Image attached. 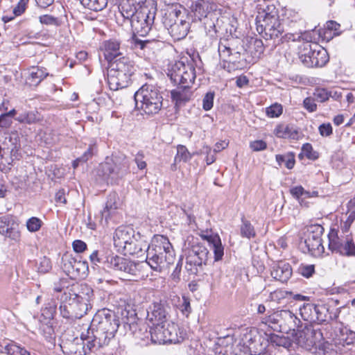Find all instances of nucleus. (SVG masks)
<instances>
[{
  "label": "nucleus",
  "instance_id": "obj_30",
  "mask_svg": "<svg viewBox=\"0 0 355 355\" xmlns=\"http://www.w3.org/2000/svg\"><path fill=\"white\" fill-rule=\"evenodd\" d=\"M119 12L125 19L130 21L139 10L130 0H121L119 6Z\"/></svg>",
  "mask_w": 355,
  "mask_h": 355
},
{
  "label": "nucleus",
  "instance_id": "obj_60",
  "mask_svg": "<svg viewBox=\"0 0 355 355\" xmlns=\"http://www.w3.org/2000/svg\"><path fill=\"white\" fill-rule=\"evenodd\" d=\"M51 268V263L49 259L44 257L40 259L38 270L40 272L45 273Z\"/></svg>",
  "mask_w": 355,
  "mask_h": 355
},
{
  "label": "nucleus",
  "instance_id": "obj_23",
  "mask_svg": "<svg viewBox=\"0 0 355 355\" xmlns=\"http://www.w3.org/2000/svg\"><path fill=\"white\" fill-rule=\"evenodd\" d=\"M329 248L332 252H338L342 255L350 256V239L347 238L344 242H341L337 237L336 233L331 232L328 235Z\"/></svg>",
  "mask_w": 355,
  "mask_h": 355
},
{
  "label": "nucleus",
  "instance_id": "obj_22",
  "mask_svg": "<svg viewBox=\"0 0 355 355\" xmlns=\"http://www.w3.org/2000/svg\"><path fill=\"white\" fill-rule=\"evenodd\" d=\"M150 245L141 237L139 233H137L132 238V241L129 242L128 245L123 250L122 253L124 254L142 256L147 252Z\"/></svg>",
  "mask_w": 355,
  "mask_h": 355
},
{
  "label": "nucleus",
  "instance_id": "obj_56",
  "mask_svg": "<svg viewBox=\"0 0 355 355\" xmlns=\"http://www.w3.org/2000/svg\"><path fill=\"white\" fill-rule=\"evenodd\" d=\"M96 152V147L95 143L90 144L88 149L84 153V154L78 157V160H82V162H86Z\"/></svg>",
  "mask_w": 355,
  "mask_h": 355
},
{
  "label": "nucleus",
  "instance_id": "obj_35",
  "mask_svg": "<svg viewBox=\"0 0 355 355\" xmlns=\"http://www.w3.org/2000/svg\"><path fill=\"white\" fill-rule=\"evenodd\" d=\"M315 315L314 323L316 324H322L329 319L332 320L338 317L336 314L334 315V318L330 315H329V309L324 304H315Z\"/></svg>",
  "mask_w": 355,
  "mask_h": 355
},
{
  "label": "nucleus",
  "instance_id": "obj_19",
  "mask_svg": "<svg viewBox=\"0 0 355 355\" xmlns=\"http://www.w3.org/2000/svg\"><path fill=\"white\" fill-rule=\"evenodd\" d=\"M146 263L153 270L160 272L173 263V257L169 253L167 256L164 257V259H162L150 246L146 252Z\"/></svg>",
  "mask_w": 355,
  "mask_h": 355
},
{
  "label": "nucleus",
  "instance_id": "obj_53",
  "mask_svg": "<svg viewBox=\"0 0 355 355\" xmlns=\"http://www.w3.org/2000/svg\"><path fill=\"white\" fill-rule=\"evenodd\" d=\"M330 95L328 92L323 88L316 89L313 93V97L316 101L323 103L327 101Z\"/></svg>",
  "mask_w": 355,
  "mask_h": 355
},
{
  "label": "nucleus",
  "instance_id": "obj_59",
  "mask_svg": "<svg viewBox=\"0 0 355 355\" xmlns=\"http://www.w3.org/2000/svg\"><path fill=\"white\" fill-rule=\"evenodd\" d=\"M144 154L142 151H139L135 155V162L136 163L137 167L140 170H143L146 168V162L144 161Z\"/></svg>",
  "mask_w": 355,
  "mask_h": 355
},
{
  "label": "nucleus",
  "instance_id": "obj_11",
  "mask_svg": "<svg viewBox=\"0 0 355 355\" xmlns=\"http://www.w3.org/2000/svg\"><path fill=\"white\" fill-rule=\"evenodd\" d=\"M257 19L259 22L262 21L261 31L264 32L267 40L279 37L283 33V26L279 19L276 8L273 5L267 6L266 9L259 12Z\"/></svg>",
  "mask_w": 355,
  "mask_h": 355
},
{
  "label": "nucleus",
  "instance_id": "obj_62",
  "mask_svg": "<svg viewBox=\"0 0 355 355\" xmlns=\"http://www.w3.org/2000/svg\"><path fill=\"white\" fill-rule=\"evenodd\" d=\"M250 147L254 151H260L266 149L267 144L263 140H256L250 143Z\"/></svg>",
  "mask_w": 355,
  "mask_h": 355
},
{
  "label": "nucleus",
  "instance_id": "obj_9",
  "mask_svg": "<svg viewBox=\"0 0 355 355\" xmlns=\"http://www.w3.org/2000/svg\"><path fill=\"white\" fill-rule=\"evenodd\" d=\"M268 313L261 318V322L276 331H295L301 324V320L296 313L289 309L277 310L272 313L268 311Z\"/></svg>",
  "mask_w": 355,
  "mask_h": 355
},
{
  "label": "nucleus",
  "instance_id": "obj_2",
  "mask_svg": "<svg viewBox=\"0 0 355 355\" xmlns=\"http://www.w3.org/2000/svg\"><path fill=\"white\" fill-rule=\"evenodd\" d=\"M59 297L61 315L69 320L80 319L92 309L94 291L88 285L82 284L78 293L73 288H67Z\"/></svg>",
  "mask_w": 355,
  "mask_h": 355
},
{
  "label": "nucleus",
  "instance_id": "obj_48",
  "mask_svg": "<svg viewBox=\"0 0 355 355\" xmlns=\"http://www.w3.org/2000/svg\"><path fill=\"white\" fill-rule=\"evenodd\" d=\"M39 119H40L37 113L33 111L26 112L24 114H21L17 119L19 121L28 124L35 123L36 121H39Z\"/></svg>",
  "mask_w": 355,
  "mask_h": 355
},
{
  "label": "nucleus",
  "instance_id": "obj_52",
  "mask_svg": "<svg viewBox=\"0 0 355 355\" xmlns=\"http://www.w3.org/2000/svg\"><path fill=\"white\" fill-rule=\"evenodd\" d=\"M282 106L275 103L266 108V114L271 118L278 117L282 114Z\"/></svg>",
  "mask_w": 355,
  "mask_h": 355
},
{
  "label": "nucleus",
  "instance_id": "obj_63",
  "mask_svg": "<svg viewBox=\"0 0 355 355\" xmlns=\"http://www.w3.org/2000/svg\"><path fill=\"white\" fill-rule=\"evenodd\" d=\"M40 21L42 24H46V25H57L58 24V19L57 18L49 15H44L40 17Z\"/></svg>",
  "mask_w": 355,
  "mask_h": 355
},
{
  "label": "nucleus",
  "instance_id": "obj_21",
  "mask_svg": "<svg viewBox=\"0 0 355 355\" xmlns=\"http://www.w3.org/2000/svg\"><path fill=\"white\" fill-rule=\"evenodd\" d=\"M293 269L290 263L284 261L275 263L271 266L270 275L273 279L282 283L287 282L291 277Z\"/></svg>",
  "mask_w": 355,
  "mask_h": 355
},
{
  "label": "nucleus",
  "instance_id": "obj_25",
  "mask_svg": "<svg viewBox=\"0 0 355 355\" xmlns=\"http://www.w3.org/2000/svg\"><path fill=\"white\" fill-rule=\"evenodd\" d=\"M204 239L207 241L211 250L214 252V261L222 260L224 255V247L221 243L220 236L218 234L207 235Z\"/></svg>",
  "mask_w": 355,
  "mask_h": 355
},
{
  "label": "nucleus",
  "instance_id": "obj_58",
  "mask_svg": "<svg viewBox=\"0 0 355 355\" xmlns=\"http://www.w3.org/2000/svg\"><path fill=\"white\" fill-rule=\"evenodd\" d=\"M315 99L311 97H307L304 100L303 105L306 110L309 112H315L317 109Z\"/></svg>",
  "mask_w": 355,
  "mask_h": 355
},
{
  "label": "nucleus",
  "instance_id": "obj_1",
  "mask_svg": "<svg viewBox=\"0 0 355 355\" xmlns=\"http://www.w3.org/2000/svg\"><path fill=\"white\" fill-rule=\"evenodd\" d=\"M119 325V319L113 313H103L96 315L90 327L80 334L84 353H87L85 350V345L88 350L94 347L99 348L108 345L110 340L114 338Z\"/></svg>",
  "mask_w": 355,
  "mask_h": 355
},
{
  "label": "nucleus",
  "instance_id": "obj_43",
  "mask_svg": "<svg viewBox=\"0 0 355 355\" xmlns=\"http://www.w3.org/2000/svg\"><path fill=\"white\" fill-rule=\"evenodd\" d=\"M73 263H75V258L71 256L65 255L62 258V268L67 275L71 277L74 274Z\"/></svg>",
  "mask_w": 355,
  "mask_h": 355
},
{
  "label": "nucleus",
  "instance_id": "obj_7",
  "mask_svg": "<svg viewBox=\"0 0 355 355\" xmlns=\"http://www.w3.org/2000/svg\"><path fill=\"white\" fill-rule=\"evenodd\" d=\"M89 259L94 264L102 263L104 267L121 272L123 277L128 280L138 277L140 273V263L116 255L99 256L98 251L94 250L89 255Z\"/></svg>",
  "mask_w": 355,
  "mask_h": 355
},
{
  "label": "nucleus",
  "instance_id": "obj_47",
  "mask_svg": "<svg viewBox=\"0 0 355 355\" xmlns=\"http://www.w3.org/2000/svg\"><path fill=\"white\" fill-rule=\"evenodd\" d=\"M91 3L82 4L84 7L94 11L103 10L107 4V0H90Z\"/></svg>",
  "mask_w": 355,
  "mask_h": 355
},
{
  "label": "nucleus",
  "instance_id": "obj_26",
  "mask_svg": "<svg viewBox=\"0 0 355 355\" xmlns=\"http://www.w3.org/2000/svg\"><path fill=\"white\" fill-rule=\"evenodd\" d=\"M28 76L26 78V83L30 86H37L46 76L49 73L46 69L37 66L31 67L28 69Z\"/></svg>",
  "mask_w": 355,
  "mask_h": 355
},
{
  "label": "nucleus",
  "instance_id": "obj_24",
  "mask_svg": "<svg viewBox=\"0 0 355 355\" xmlns=\"http://www.w3.org/2000/svg\"><path fill=\"white\" fill-rule=\"evenodd\" d=\"M102 51L105 58L110 63L119 59L121 53L120 52V44L116 40H107L103 42Z\"/></svg>",
  "mask_w": 355,
  "mask_h": 355
},
{
  "label": "nucleus",
  "instance_id": "obj_13",
  "mask_svg": "<svg viewBox=\"0 0 355 355\" xmlns=\"http://www.w3.org/2000/svg\"><path fill=\"white\" fill-rule=\"evenodd\" d=\"M150 340L153 343L163 345L166 343H175L177 333L175 326L169 324H159L150 326Z\"/></svg>",
  "mask_w": 355,
  "mask_h": 355
},
{
  "label": "nucleus",
  "instance_id": "obj_34",
  "mask_svg": "<svg viewBox=\"0 0 355 355\" xmlns=\"http://www.w3.org/2000/svg\"><path fill=\"white\" fill-rule=\"evenodd\" d=\"M336 336L340 343L343 345H352L355 342V331L351 330L347 327H340Z\"/></svg>",
  "mask_w": 355,
  "mask_h": 355
},
{
  "label": "nucleus",
  "instance_id": "obj_5",
  "mask_svg": "<svg viewBox=\"0 0 355 355\" xmlns=\"http://www.w3.org/2000/svg\"><path fill=\"white\" fill-rule=\"evenodd\" d=\"M135 71V62L127 56L120 57L112 62L107 73V84L110 89L116 91L127 87Z\"/></svg>",
  "mask_w": 355,
  "mask_h": 355
},
{
  "label": "nucleus",
  "instance_id": "obj_36",
  "mask_svg": "<svg viewBox=\"0 0 355 355\" xmlns=\"http://www.w3.org/2000/svg\"><path fill=\"white\" fill-rule=\"evenodd\" d=\"M182 78H184L182 79L184 83L180 84V86L184 88H190L196 78V69L193 62H187L186 73L182 76Z\"/></svg>",
  "mask_w": 355,
  "mask_h": 355
},
{
  "label": "nucleus",
  "instance_id": "obj_39",
  "mask_svg": "<svg viewBox=\"0 0 355 355\" xmlns=\"http://www.w3.org/2000/svg\"><path fill=\"white\" fill-rule=\"evenodd\" d=\"M3 349V352L8 355H31L25 348L21 347L12 342L6 345Z\"/></svg>",
  "mask_w": 355,
  "mask_h": 355
},
{
  "label": "nucleus",
  "instance_id": "obj_54",
  "mask_svg": "<svg viewBox=\"0 0 355 355\" xmlns=\"http://www.w3.org/2000/svg\"><path fill=\"white\" fill-rule=\"evenodd\" d=\"M214 92H207L202 100V107L205 110L208 111L211 110L214 104Z\"/></svg>",
  "mask_w": 355,
  "mask_h": 355
},
{
  "label": "nucleus",
  "instance_id": "obj_46",
  "mask_svg": "<svg viewBox=\"0 0 355 355\" xmlns=\"http://www.w3.org/2000/svg\"><path fill=\"white\" fill-rule=\"evenodd\" d=\"M12 216H4L0 217V234L7 236L10 230L12 229Z\"/></svg>",
  "mask_w": 355,
  "mask_h": 355
},
{
  "label": "nucleus",
  "instance_id": "obj_3",
  "mask_svg": "<svg viewBox=\"0 0 355 355\" xmlns=\"http://www.w3.org/2000/svg\"><path fill=\"white\" fill-rule=\"evenodd\" d=\"M162 22L172 37L180 40L187 35L190 29V18L182 5H168L162 10Z\"/></svg>",
  "mask_w": 355,
  "mask_h": 355
},
{
  "label": "nucleus",
  "instance_id": "obj_49",
  "mask_svg": "<svg viewBox=\"0 0 355 355\" xmlns=\"http://www.w3.org/2000/svg\"><path fill=\"white\" fill-rule=\"evenodd\" d=\"M42 225V220L37 217H31L26 221V227L31 232H37Z\"/></svg>",
  "mask_w": 355,
  "mask_h": 355
},
{
  "label": "nucleus",
  "instance_id": "obj_31",
  "mask_svg": "<svg viewBox=\"0 0 355 355\" xmlns=\"http://www.w3.org/2000/svg\"><path fill=\"white\" fill-rule=\"evenodd\" d=\"M114 165V163L112 157H107L105 161L99 166L98 175H101L106 180L116 179Z\"/></svg>",
  "mask_w": 355,
  "mask_h": 355
},
{
  "label": "nucleus",
  "instance_id": "obj_20",
  "mask_svg": "<svg viewBox=\"0 0 355 355\" xmlns=\"http://www.w3.org/2000/svg\"><path fill=\"white\" fill-rule=\"evenodd\" d=\"M150 246L154 251H156V253L162 259H164V257L170 253L173 257V263L174 262V250L168 238L166 236L162 235L155 236Z\"/></svg>",
  "mask_w": 355,
  "mask_h": 355
},
{
  "label": "nucleus",
  "instance_id": "obj_38",
  "mask_svg": "<svg viewBox=\"0 0 355 355\" xmlns=\"http://www.w3.org/2000/svg\"><path fill=\"white\" fill-rule=\"evenodd\" d=\"M88 263L87 261L77 260L75 258V263H73L74 274L72 278L85 277L88 272Z\"/></svg>",
  "mask_w": 355,
  "mask_h": 355
},
{
  "label": "nucleus",
  "instance_id": "obj_8",
  "mask_svg": "<svg viewBox=\"0 0 355 355\" xmlns=\"http://www.w3.org/2000/svg\"><path fill=\"white\" fill-rule=\"evenodd\" d=\"M134 98L137 109L148 115L157 114L163 106L162 93L153 85H144L135 92Z\"/></svg>",
  "mask_w": 355,
  "mask_h": 355
},
{
  "label": "nucleus",
  "instance_id": "obj_45",
  "mask_svg": "<svg viewBox=\"0 0 355 355\" xmlns=\"http://www.w3.org/2000/svg\"><path fill=\"white\" fill-rule=\"evenodd\" d=\"M288 295H291V293L277 289L270 293L268 300L279 304Z\"/></svg>",
  "mask_w": 355,
  "mask_h": 355
},
{
  "label": "nucleus",
  "instance_id": "obj_15",
  "mask_svg": "<svg viewBox=\"0 0 355 355\" xmlns=\"http://www.w3.org/2000/svg\"><path fill=\"white\" fill-rule=\"evenodd\" d=\"M170 306L164 301L154 302L146 309L148 325L168 324Z\"/></svg>",
  "mask_w": 355,
  "mask_h": 355
},
{
  "label": "nucleus",
  "instance_id": "obj_10",
  "mask_svg": "<svg viewBox=\"0 0 355 355\" xmlns=\"http://www.w3.org/2000/svg\"><path fill=\"white\" fill-rule=\"evenodd\" d=\"M299 58L306 67H322L329 61L326 49L316 43L304 42L299 47Z\"/></svg>",
  "mask_w": 355,
  "mask_h": 355
},
{
  "label": "nucleus",
  "instance_id": "obj_32",
  "mask_svg": "<svg viewBox=\"0 0 355 355\" xmlns=\"http://www.w3.org/2000/svg\"><path fill=\"white\" fill-rule=\"evenodd\" d=\"M275 135L280 138L297 139L298 131L292 125L281 124L275 130Z\"/></svg>",
  "mask_w": 355,
  "mask_h": 355
},
{
  "label": "nucleus",
  "instance_id": "obj_61",
  "mask_svg": "<svg viewBox=\"0 0 355 355\" xmlns=\"http://www.w3.org/2000/svg\"><path fill=\"white\" fill-rule=\"evenodd\" d=\"M182 303L180 304V309L183 315L188 316L191 311L189 300L187 297L182 298Z\"/></svg>",
  "mask_w": 355,
  "mask_h": 355
},
{
  "label": "nucleus",
  "instance_id": "obj_14",
  "mask_svg": "<svg viewBox=\"0 0 355 355\" xmlns=\"http://www.w3.org/2000/svg\"><path fill=\"white\" fill-rule=\"evenodd\" d=\"M296 332L293 336L294 342L298 346L310 350L315 345L316 340L322 337L320 331H317L311 325L305 324L301 322L300 327L295 329Z\"/></svg>",
  "mask_w": 355,
  "mask_h": 355
},
{
  "label": "nucleus",
  "instance_id": "obj_17",
  "mask_svg": "<svg viewBox=\"0 0 355 355\" xmlns=\"http://www.w3.org/2000/svg\"><path fill=\"white\" fill-rule=\"evenodd\" d=\"M322 229L320 225L315 226L314 230L308 234L304 241L308 251L314 257H319L324 252L321 239Z\"/></svg>",
  "mask_w": 355,
  "mask_h": 355
},
{
  "label": "nucleus",
  "instance_id": "obj_29",
  "mask_svg": "<svg viewBox=\"0 0 355 355\" xmlns=\"http://www.w3.org/2000/svg\"><path fill=\"white\" fill-rule=\"evenodd\" d=\"M171 95L173 101L175 102V105L181 106L190 100L192 92L189 88L178 86L177 89L171 91Z\"/></svg>",
  "mask_w": 355,
  "mask_h": 355
},
{
  "label": "nucleus",
  "instance_id": "obj_28",
  "mask_svg": "<svg viewBox=\"0 0 355 355\" xmlns=\"http://www.w3.org/2000/svg\"><path fill=\"white\" fill-rule=\"evenodd\" d=\"M112 159L114 163L115 177L121 178L125 175L129 170V162L125 155H112Z\"/></svg>",
  "mask_w": 355,
  "mask_h": 355
},
{
  "label": "nucleus",
  "instance_id": "obj_50",
  "mask_svg": "<svg viewBox=\"0 0 355 355\" xmlns=\"http://www.w3.org/2000/svg\"><path fill=\"white\" fill-rule=\"evenodd\" d=\"M302 152L309 159L315 160L318 158V153L313 150L311 144L309 143L303 144Z\"/></svg>",
  "mask_w": 355,
  "mask_h": 355
},
{
  "label": "nucleus",
  "instance_id": "obj_18",
  "mask_svg": "<svg viewBox=\"0 0 355 355\" xmlns=\"http://www.w3.org/2000/svg\"><path fill=\"white\" fill-rule=\"evenodd\" d=\"M135 232L129 226H120L114 232V245L119 252H122L129 242L132 241Z\"/></svg>",
  "mask_w": 355,
  "mask_h": 355
},
{
  "label": "nucleus",
  "instance_id": "obj_33",
  "mask_svg": "<svg viewBox=\"0 0 355 355\" xmlns=\"http://www.w3.org/2000/svg\"><path fill=\"white\" fill-rule=\"evenodd\" d=\"M119 198L115 193L109 195L105 207L101 211L102 218H105V220L115 213L119 207Z\"/></svg>",
  "mask_w": 355,
  "mask_h": 355
},
{
  "label": "nucleus",
  "instance_id": "obj_44",
  "mask_svg": "<svg viewBox=\"0 0 355 355\" xmlns=\"http://www.w3.org/2000/svg\"><path fill=\"white\" fill-rule=\"evenodd\" d=\"M241 225V235L248 239L255 236L256 233L254 227L249 220L242 218Z\"/></svg>",
  "mask_w": 355,
  "mask_h": 355
},
{
  "label": "nucleus",
  "instance_id": "obj_4",
  "mask_svg": "<svg viewBox=\"0 0 355 355\" xmlns=\"http://www.w3.org/2000/svg\"><path fill=\"white\" fill-rule=\"evenodd\" d=\"M190 8L195 18L203 20V40L206 44L211 46L218 37L216 26L218 19L217 5L209 0H196L192 2Z\"/></svg>",
  "mask_w": 355,
  "mask_h": 355
},
{
  "label": "nucleus",
  "instance_id": "obj_64",
  "mask_svg": "<svg viewBox=\"0 0 355 355\" xmlns=\"http://www.w3.org/2000/svg\"><path fill=\"white\" fill-rule=\"evenodd\" d=\"M72 246L73 250L78 253L83 252L87 249V244L81 240H75Z\"/></svg>",
  "mask_w": 355,
  "mask_h": 355
},
{
  "label": "nucleus",
  "instance_id": "obj_42",
  "mask_svg": "<svg viewBox=\"0 0 355 355\" xmlns=\"http://www.w3.org/2000/svg\"><path fill=\"white\" fill-rule=\"evenodd\" d=\"M276 161L277 162L279 166H281L282 164H284L285 166L288 169H292L294 167L295 163V156L293 153H288L286 155H277Z\"/></svg>",
  "mask_w": 355,
  "mask_h": 355
},
{
  "label": "nucleus",
  "instance_id": "obj_6",
  "mask_svg": "<svg viewBox=\"0 0 355 355\" xmlns=\"http://www.w3.org/2000/svg\"><path fill=\"white\" fill-rule=\"evenodd\" d=\"M240 43L232 37L221 38L218 42L219 57L223 62V68L229 72L241 69L245 65V59L241 55L243 48Z\"/></svg>",
  "mask_w": 355,
  "mask_h": 355
},
{
  "label": "nucleus",
  "instance_id": "obj_37",
  "mask_svg": "<svg viewBox=\"0 0 355 355\" xmlns=\"http://www.w3.org/2000/svg\"><path fill=\"white\" fill-rule=\"evenodd\" d=\"M315 304H305L300 309V314L304 321L314 323Z\"/></svg>",
  "mask_w": 355,
  "mask_h": 355
},
{
  "label": "nucleus",
  "instance_id": "obj_12",
  "mask_svg": "<svg viewBox=\"0 0 355 355\" xmlns=\"http://www.w3.org/2000/svg\"><path fill=\"white\" fill-rule=\"evenodd\" d=\"M155 15V11L151 12L148 7L141 8L130 21L133 32L142 37L147 35L151 30Z\"/></svg>",
  "mask_w": 355,
  "mask_h": 355
},
{
  "label": "nucleus",
  "instance_id": "obj_16",
  "mask_svg": "<svg viewBox=\"0 0 355 355\" xmlns=\"http://www.w3.org/2000/svg\"><path fill=\"white\" fill-rule=\"evenodd\" d=\"M209 255V252L205 246H193L186 258L187 270L191 273H197L198 267L207 263Z\"/></svg>",
  "mask_w": 355,
  "mask_h": 355
},
{
  "label": "nucleus",
  "instance_id": "obj_57",
  "mask_svg": "<svg viewBox=\"0 0 355 355\" xmlns=\"http://www.w3.org/2000/svg\"><path fill=\"white\" fill-rule=\"evenodd\" d=\"M299 271L302 276L309 278L314 273L315 268L313 265H302L299 268Z\"/></svg>",
  "mask_w": 355,
  "mask_h": 355
},
{
  "label": "nucleus",
  "instance_id": "obj_27",
  "mask_svg": "<svg viewBox=\"0 0 355 355\" xmlns=\"http://www.w3.org/2000/svg\"><path fill=\"white\" fill-rule=\"evenodd\" d=\"M186 66L187 62H184L183 60H180L175 62L171 70H169L168 76H170L171 81L175 85L180 86V84L184 83L182 76L186 73Z\"/></svg>",
  "mask_w": 355,
  "mask_h": 355
},
{
  "label": "nucleus",
  "instance_id": "obj_51",
  "mask_svg": "<svg viewBox=\"0 0 355 355\" xmlns=\"http://www.w3.org/2000/svg\"><path fill=\"white\" fill-rule=\"evenodd\" d=\"M326 29L331 32L334 36H338L343 32L340 24L332 20L326 23Z\"/></svg>",
  "mask_w": 355,
  "mask_h": 355
},
{
  "label": "nucleus",
  "instance_id": "obj_40",
  "mask_svg": "<svg viewBox=\"0 0 355 355\" xmlns=\"http://www.w3.org/2000/svg\"><path fill=\"white\" fill-rule=\"evenodd\" d=\"M272 343L276 346L283 347L287 351H290L293 348V342L288 337L275 336L272 338Z\"/></svg>",
  "mask_w": 355,
  "mask_h": 355
},
{
  "label": "nucleus",
  "instance_id": "obj_41",
  "mask_svg": "<svg viewBox=\"0 0 355 355\" xmlns=\"http://www.w3.org/2000/svg\"><path fill=\"white\" fill-rule=\"evenodd\" d=\"M193 155L188 150L186 146L178 145L177 146V153L175 156V162H187L192 158Z\"/></svg>",
  "mask_w": 355,
  "mask_h": 355
},
{
  "label": "nucleus",
  "instance_id": "obj_55",
  "mask_svg": "<svg viewBox=\"0 0 355 355\" xmlns=\"http://www.w3.org/2000/svg\"><path fill=\"white\" fill-rule=\"evenodd\" d=\"M129 312L125 310L121 313V315L123 316L122 320L125 325H128L130 328H132V326L135 325L136 322V313H131L130 315L128 316Z\"/></svg>",
  "mask_w": 355,
  "mask_h": 355
}]
</instances>
